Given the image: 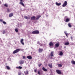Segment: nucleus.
<instances>
[{"label":"nucleus","mask_w":75,"mask_h":75,"mask_svg":"<svg viewBox=\"0 0 75 75\" xmlns=\"http://www.w3.org/2000/svg\"><path fill=\"white\" fill-rule=\"evenodd\" d=\"M43 51L42 49H39V52H41Z\"/></svg>","instance_id":"21"},{"label":"nucleus","mask_w":75,"mask_h":75,"mask_svg":"<svg viewBox=\"0 0 75 75\" xmlns=\"http://www.w3.org/2000/svg\"><path fill=\"white\" fill-rule=\"evenodd\" d=\"M57 65L59 67H62V65L59 64H58Z\"/></svg>","instance_id":"12"},{"label":"nucleus","mask_w":75,"mask_h":75,"mask_svg":"<svg viewBox=\"0 0 75 75\" xmlns=\"http://www.w3.org/2000/svg\"><path fill=\"white\" fill-rule=\"evenodd\" d=\"M24 41V39H21V42L22 45H24V43L23 42V41Z\"/></svg>","instance_id":"6"},{"label":"nucleus","mask_w":75,"mask_h":75,"mask_svg":"<svg viewBox=\"0 0 75 75\" xmlns=\"http://www.w3.org/2000/svg\"><path fill=\"white\" fill-rule=\"evenodd\" d=\"M64 33H65V34L67 37H68V34L67 33V31H64Z\"/></svg>","instance_id":"28"},{"label":"nucleus","mask_w":75,"mask_h":75,"mask_svg":"<svg viewBox=\"0 0 75 75\" xmlns=\"http://www.w3.org/2000/svg\"><path fill=\"white\" fill-rule=\"evenodd\" d=\"M34 71H35V72H37V70L35 69Z\"/></svg>","instance_id":"42"},{"label":"nucleus","mask_w":75,"mask_h":75,"mask_svg":"<svg viewBox=\"0 0 75 75\" xmlns=\"http://www.w3.org/2000/svg\"><path fill=\"white\" fill-rule=\"evenodd\" d=\"M15 30L16 32L17 33H18V29L16 28L15 29Z\"/></svg>","instance_id":"17"},{"label":"nucleus","mask_w":75,"mask_h":75,"mask_svg":"<svg viewBox=\"0 0 75 75\" xmlns=\"http://www.w3.org/2000/svg\"><path fill=\"white\" fill-rule=\"evenodd\" d=\"M7 11H8V12H10V10H9V9H7Z\"/></svg>","instance_id":"40"},{"label":"nucleus","mask_w":75,"mask_h":75,"mask_svg":"<svg viewBox=\"0 0 75 75\" xmlns=\"http://www.w3.org/2000/svg\"><path fill=\"white\" fill-rule=\"evenodd\" d=\"M18 75H21V73L20 72H19L18 73Z\"/></svg>","instance_id":"37"},{"label":"nucleus","mask_w":75,"mask_h":75,"mask_svg":"<svg viewBox=\"0 0 75 75\" xmlns=\"http://www.w3.org/2000/svg\"><path fill=\"white\" fill-rule=\"evenodd\" d=\"M67 5V1H65L64 2V4L62 5L63 7H65V6H66Z\"/></svg>","instance_id":"4"},{"label":"nucleus","mask_w":75,"mask_h":75,"mask_svg":"<svg viewBox=\"0 0 75 75\" xmlns=\"http://www.w3.org/2000/svg\"><path fill=\"white\" fill-rule=\"evenodd\" d=\"M56 4L57 6H60L61 5V3H58L57 2H56Z\"/></svg>","instance_id":"10"},{"label":"nucleus","mask_w":75,"mask_h":75,"mask_svg":"<svg viewBox=\"0 0 75 75\" xmlns=\"http://www.w3.org/2000/svg\"><path fill=\"white\" fill-rule=\"evenodd\" d=\"M24 62L23 60H22L19 63L21 65V64H24Z\"/></svg>","instance_id":"8"},{"label":"nucleus","mask_w":75,"mask_h":75,"mask_svg":"<svg viewBox=\"0 0 75 75\" xmlns=\"http://www.w3.org/2000/svg\"><path fill=\"white\" fill-rule=\"evenodd\" d=\"M6 33H5V30H3V32H2V33L4 34H5Z\"/></svg>","instance_id":"33"},{"label":"nucleus","mask_w":75,"mask_h":75,"mask_svg":"<svg viewBox=\"0 0 75 75\" xmlns=\"http://www.w3.org/2000/svg\"><path fill=\"white\" fill-rule=\"evenodd\" d=\"M31 20H35V16H33L31 18Z\"/></svg>","instance_id":"16"},{"label":"nucleus","mask_w":75,"mask_h":75,"mask_svg":"<svg viewBox=\"0 0 75 75\" xmlns=\"http://www.w3.org/2000/svg\"><path fill=\"white\" fill-rule=\"evenodd\" d=\"M71 40H72V37H71Z\"/></svg>","instance_id":"43"},{"label":"nucleus","mask_w":75,"mask_h":75,"mask_svg":"<svg viewBox=\"0 0 75 75\" xmlns=\"http://www.w3.org/2000/svg\"><path fill=\"white\" fill-rule=\"evenodd\" d=\"M20 1H21L19 3L20 4H21V5H22L23 6H24V4L22 2L23 1V0H20Z\"/></svg>","instance_id":"5"},{"label":"nucleus","mask_w":75,"mask_h":75,"mask_svg":"<svg viewBox=\"0 0 75 75\" xmlns=\"http://www.w3.org/2000/svg\"><path fill=\"white\" fill-rule=\"evenodd\" d=\"M42 69L43 71H47V69H45V68L44 67H43L42 68Z\"/></svg>","instance_id":"14"},{"label":"nucleus","mask_w":75,"mask_h":75,"mask_svg":"<svg viewBox=\"0 0 75 75\" xmlns=\"http://www.w3.org/2000/svg\"><path fill=\"white\" fill-rule=\"evenodd\" d=\"M68 26L69 27H71V24L70 23H69L68 24Z\"/></svg>","instance_id":"32"},{"label":"nucleus","mask_w":75,"mask_h":75,"mask_svg":"<svg viewBox=\"0 0 75 75\" xmlns=\"http://www.w3.org/2000/svg\"><path fill=\"white\" fill-rule=\"evenodd\" d=\"M71 62L72 64H74V65H75V61L73 60L71 61Z\"/></svg>","instance_id":"22"},{"label":"nucleus","mask_w":75,"mask_h":75,"mask_svg":"<svg viewBox=\"0 0 75 75\" xmlns=\"http://www.w3.org/2000/svg\"><path fill=\"white\" fill-rule=\"evenodd\" d=\"M53 53H54V52H51L50 55H51V56H52H52H54Z\"/></svg>","instance_id":"23"},{"label":"nucleus","mask_w":75,"mask_h":75,"mask_svg":"<svg viewBox=\"0 0 75 75\" xmlns=\"http://www.w3.org/2000/svg\"><path fill=\"white\" fill-rule=\"evenodd\" d=\"M40 17H41V16H38L36 18V20H38V18H40Z\"/></svg>","instance_id":"25"},{"label":"nucleus","mask_w":75,"mask_h":75,"mask_svg":"<svg viewBox=\"0 0 75 75\" xmlns=\"http://www.w3.org/2000/svg\"><path fill=\"white\" fill-rule=\"evenodd\" d=\"M3 23L4 24H6V22L5 21H3Z\"/></svg>","instance_id":"36"},{"label":"nucleus","mask_w":75,"mask_h":75,"mask_svg":"<svg viewBox=\"0 0 75 75\" xmlns=\"http://www.w3.org/2000/svg\"><path fill=\"white\" fill-rule=\"evenodd\" d=\"M37 43H38V44H39V45H40L41 46L42 45V44L40 43V42H38Z\"/></svg>","instance_id":"30"},{"label":"nucleus","mask_w":75,"mask_h":75,"mask_svg":"<svg viewBox=\"0 0 75 75\" xmlns=\"http://www.w3.org/2000/svg\"><path fill=\"white\" fill-rule=\"evenodd\" d=\"M49 58H52V56L50 55L49 56Z\"/></svg>","instance_id":"35"},{"label":"nucleus","mask_w":75,"mask_h":75,"mask_svg":"<svg viewBox=\"0 0 75 75\" xmlns=\"http://www.w3.org/2000/svg\"><path fill=\"white\" fill-rule=\"evenodd\" d=\"M23 59H25V56H23Z\"/></svg>","instance_id":"38"},{"label":"nucleus","mask_w":75,"mask_h":75,"mask_svg":"<svg viewBox=\"0 0 75 75\" xmlns=\"http://www.w3.org/2000/svg\"><path fill=\"white\" fill-rule=\"evenodd\" d=\"M13 16V14L12 13H11V14L9 15V17H12Z\"/></svg>","instance_id":"15"},{"label":"nucleus","mask_w":75,"mask_h":75,"mask_svg":"<svg viewBox=\"0 0 75 75\" xmlns=\"http://www.w3.org/2000/svg\"><path fill=\"white\" fill-rule=\"evenodd\" d=\"M49 67H50L51 68H52V64H49Z\"/></svg>","instance_id":"19"},{"label":"nucleus","mask_w":75,"mask_h":75,"mask_svg":"<svg viewBox=\"0 0 75 75\" xmlns=\"http://www.w3.org/2000/svg\"><path fill=\"white\" fill-rule=\"evenodd\" d=\"M27 58L29 59H32V57L31 56H28L27 57Z\"/></svg>","instance_id":"7"},{"label":"nucleus","mask_w":75,"mask_h":75,"mask_svg":"<svg viewBox=\"0 0 75 75\" xmlns=\"http://www.w3.org/2000/svg\"><path fill=\"white\" fill-rule=\"evenodd\" d=\"M56 72L58 74H61V70H56Z\"/></svg>","instance_id":"3"},{"label":"nucleus","mask_w":75,"mask_h":75,"mask_svg":"<svg viewBox=\"0 0 75 75\" xmlns=\"http://www.w3.org/2000/svg\"><path fill=\"white\" fill-rule=\"evenodd\" d=\"M0 21L1 22H3V19H0Z\"/></svg>","instance_id":"41"},{"label":"nucleus","mask_w":75,"mask_h":75,"mask_svg":"<svg viewBox=\"0 0 75 75\" xmlns=\"http://www.w3.org/2000/svg\"><path fill=\"white\" fill-rule=\"evenodd\" d=\"M4 6H5V7H7L8 6V5H7V4H5L4 5Z\"/></svg>","instance_id":"31"},{"label":"nucleus","mask_w":75,"mask_h":75,"mask_svg":"<svg viewBox=\"0 0 75 75\" xmlns=\"http://www.w3.org/2000/svg\"><path fill=\"white\" fill-rule=\"evenodd\" d=\"M55 45L56 47H59V44L57 43Z\"/></svg>","instance_id":"24"},{"label":"nucleus","mask_w":75,"mask_h":75,"mask_svg":"<svg viewBox=\"0 0 75 75\" xmlns=\"http://www.w3.org/2000/svg\"><path fill=\"white\" fill-rule=\"evenodd\" d=\"M20 49H16V50H14L13 52V54H16V53L18 52H19V51H20Z\"/></svg>","instance_id":"2"},{"label":"nucleus","mask_w":75,"mask_h":75,"mask_svg":"<svg viewBox=\"0 0 75 75\" xmlns=\"http://www.w3.org/2000/svg\"><path fill=\"white\" fill-rule=\"evenodd\" d=\"M38 74H39V75H40V71H38Z\"/></svg>","instance_id":"39"},{"label":"nucleus","mask_w":75,"mask_h":75,"mask_svg":"<svg viewBox=\"0 0 75 75\" xmlns=\"http://www.w3.org/2000/svg\"><path fill=\"white\" fill-rule=\"evenodd\" d=\"M31 34H39V31L38 30H35L34 31H33L32 32Z\"/></svg>","instance_id":"1"},{"label":"nucleus","mask_w":75,"mask_h":75,"mask_svg":"<svg viewBox=\"0 0 75 75\" xmlns=\"http://www.w3.org/2000/svg\"><path fill=\"white\" fill-rule=\"evenodd\" d=\"M24 73L25 74V75H27V74H28V71H25L24 72Z\"/></svg>","instance_id":"13"},{"label":"nucleus","mask_w":75,"mask_h":75,"mask_svg":"<svg viewBox=\"0 0 75 75\" xmlns=\"http://www.w3.org/2000/svg\"><path fill=\"white\" fill-rule=\"evenodd\" d=\"M70 20L69 19V18H67L66 20V22H68V21H69Z\"/></svg>","instance_id":"26"},{"label":"nucleus","mask_w":75,"mask_h":75,"mask_svg":"<svg viewBox=\"0 0 75 75\" xmlns=\"http://www.w3.org/2000/svg\"><path fill=\"white\" fill-rule=\"evenodd\" d=\"M69 43L68 42H66L64 43V45H69Z\"/></svg>","instance_id":"18"},{"label":"nucleus","mask_w":75,"mask_h":75,"mask_svg":"<svg viewBox=\"0 0 75 75\" xmlns=\"http://www.w3.org/2000/svg\"><path fill=\"white\" fill-rule=\"evenodd\" d=\"M41 65H42V64H39L38 65V67H41Z\"/></svg>","instance_id":"34"},{"label":"nucleus","mask_w":75,"mask_h":75,"mask_svg":"<svg viewBox=\"0 0 75 75\" xmlns=\"http://www.w3.org/2000/svg\"><path fill=\"white\" fill-rule=\"evenodd\" d=\"M59 55L61 56L62 55H63V53H62V52H61L59 54Z\"/></svg>","instance_id":"27"},{"label":"nucleus","mask_w":75,"mask_h":75,"mask_svg":"<svg viewBox=\"0 0 75 75\" xmlns=\"http://www.w3.org/2000/svg\"><path fill=\"white\" fill-rule=\"evenodd\" d=\"M22 67L21 66H19L18 67H16V68L17 69H22Z\"/></svg>","instance_id":"9"},{"label":"nucleus","mask_w":75,"mask_h":75,"mask_svg":"<svg viewBox=\"0 0 75 75\" xmlns=\"http://www.w3.org/2000/svg\"><path fill=\"white\" fill-rule=\"evenodd\" d=\"M49 45L50 46H53V45H54V44L52 42H50L49 43Z\"/></svg>","instance_id":"11"},{"label":"nucleus","mask_w":75,"mask_h":75,"mask_svg":"<svg viewBox=\"0 0 75 75\" xmlns=\"http://www.w3.org/2000/svg\"><path fill=\"white\" fill-rule=\"evenodd\" d=\"M6 67L7 69H10V67H9L8 66H6Z\"/></svg>","instance_id":"29"},{"label":"nucleus","mask_w":75,"mask_h":75,"mask_svg":"<svg viewBox=\"0 0 75 75\" xmlns=\"http://www.w3.org/2000/svg\"><path fill=\"white\" fill-rule=\"evenodd\" d=\"M24 18H25V19H27V20H28V19H30V18H29L26 16L24 17Z\"/></svg>","instance_id":"20"}]
</instances>
